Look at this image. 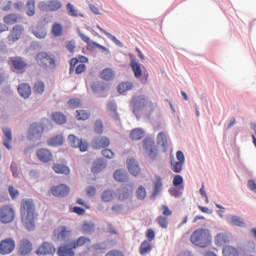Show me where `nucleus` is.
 I'll list each match as a JSON object with an SVG mask.
<instances>
[{
	"mask_svg": "<svg viewBox=\"0 0 256 256\" xmlns=\"http://www.w3.org/2000/svg\"><path fill=\"white\" fill-rule=\"evenodd\" d=\"M96 27H97V29H99V31H101V33L106 35V37H108V39H111V41H113V43H115L116 45H119V47H123V43H121V41H119V39H117V37H115L111 33L107 32L105 29H103L99 25H97Z\"/></svg>",
	"mask_w": 256,
	"mask_h": 256,
	"instance_id": "34",
	"label": "nucleus"
},
{
	"mask_svg": "<svg viewBox=\"0 0 256 256\" xmlns=\"http://www.w3.org/2000/svg\"><path fill=\"white\" fill-rule=\"evenodd\" d=\"M133 89V83L131 82H122L118 85V92L125 93V91H131Z\"/></svg>",
	"mask_w": 256,
	"mask_h": 256,
	"instance_id": "46",
	"label": "nucleus"
},
{
	"mask_svg": "<svg viewBox=\"0 0 256 256\" xmlns=\"http://www.w3.org/2000/svg\"><path fill=\"white\" fill-rule=\"evenodd\" d=\"M79 37H81L82 41H84V43H87L88 47H93V41H91V38H89L87 35L79 32Z\"/></svg>",
	"mask_w": 256,
	"mask_h": 256,
	"instance_id": "55",
	"label": "nucleus"
},
{
	"mask_svg": "<svg viewBox=\"0 0 256 256\" xmlns=\"http://www.w3.org/2000/svg\"><path fill=\"white\" fill-rule=\"evenodd\" d=\"M153 246H151V242L148 240H144L139 248L140 255H147V253H151Z\"/></svg>",
	"mask_w": 256,
	"mask_h": 256,
	"instance_id": "32",
	"label": "nucleus"
},
{
	"mask_svg": "<svg viewBox=\"0 0 256 256\" xmlns=\"http://www.w3.org/2000/svg\"><path fill=\"white\" fill-rule=\"evenodd\" d=\"M94 131L98 135H101L103 133V122L101 120H97L94 124Z\"/></svg>",
	"mask_w": 256,
	"mask_h": 256,
	"instance_id": "52",
	"label": "nucleus"
},
{
	"mask_svg": "<svg viewBox=\"0 0 256 256\" xmlns=\"http://www.w3.org/2000/svg\"><path fill=\"white\" fill-rule=\"evenodd\" d=\"M53 170L55 171V173H58L60 175H69V173H71L69 167L63 164H54Z\"/></svg>",
	"mask_w": 256,
	"mask_h": 256,
	"instance_id": "33",
	"label": "nucleus"
},
{
	"mask_svg": "<svg viewBox=\"0 0 256 256\" xmlns=\"http://www.w3.org/2000/svg\"><path fill=\"white\" fill-rule=\"evenodd\" d=\"M102 155L103 157H106V159H113V157H115V154L113 151H111V149L102 150Z\"/></svg>",
	"mask_w": 256,
	"mask_h": 256,
	"instance_id": "58",
	"label": "nucleus"
},
{
	"mask_svg": "<svg viewBox=\"0 0 256 256\" xmlns=\"http://www.w3.org/2000/svg\"><path fill=\"white\" fill-rule=\"evenodd\" d=\"M146 237H147V241H149L151 243V241L155 240V231H153V229H148L146 231Z\"/></svg>",
	"mask_w": 256,
	"mask_h": 256,
	"instance_id": "61",
	"label": "nucleus"
},
{
	"mask_svg": "<svg viewBox=\"0 0 256 256\" xmlns=\"http://www.w3.org/2000/svg\"><path fill=\"white\" fill-rule=\"evenodd\" d=\"M32 33L37 39H45L47 37V30L43 25H37L32 27Z\"/></svg>",
	"mask_w": 256,
	"mask_h": 256,
	"instance_id": "26",
	"label": "nucleus"
},
{
	"mask_svg": "<svg viewBox=\"0 0 256 256\" xmlns=\"http://www.w3.org/2000/svg\"><path fill=\"white\" fill-rule=\"evenodd\" d=\"M69 107H72V109H77L78 107H81V100L78 98H72L68 101Z\"/></svg>",
	"mask_w": 256,
	"mask_h": 256,
	"instance_id": "51",
	"label": "nucleus"
},
{
	"mask_svg": "<svg viewBox=\"0 0 256 256\" xmlns=\"http://www.w3.org/2000/svg\"><path fill=\"white\" fill-rule=\"evenodd\" d=\"M45 131V126L42 123H33L28 130V139L31 141L41 139Z\"/></svg>",
	"mask_w": 256,
	"mask_h": 256,
	"instance_id": "11",
	"label": "nucleus"
},
{
	"mask_svg": "<svg viewBox=\"0 0 256 256\" xmlns=\"http://www.w3.org/2000/svg\"><path fill=\"white\" fill-rule=\"evenodd\" d=\"M130 67L134 73V77L136 79H141V81L143 83H147L148 79H149V73H147V71H143L141 70V64H139V62H137V60L132 59L130 62Z\"/></svg>",
	"mask_w": 256,
	"mask_h": 256,
	"instance_id": "9",
	"label": "nucleus"
},
{
	"mask_svg": "<svg viewBox=\"0 0 256 256\" xmlns=\"http://www.w3.org/2000/svg\"><path fill=\"white\" fill-rule=\"evenodd\" d=\"M27 15L29 17H33L35 15V1L34 0H29L27 2Z\"/></svg>",
	"mask_w": 256,
	"mask_h": 256,
	"instance_id": "49",
	"label": "nucleus"
},
{
	"mask_svg": "<svg viewBox=\"0 0 256 256\" xmlns=\"http://www.w3.org/2000/svg\"><path fill=\"white\" fill-rule=\"evenodd\" d=\"M145 137V131L141 128H135L130 133L132 141H141Z\"/></svg>",
	"mask_w": 256,
	"mask_h": 256,
	"instance_id": "28",
	"label": "nucleus"
},
{
	"mask_svg": "<svg viewBox=\"0 0 256 256\" xmlns=\"http://www.w3.org/2000/svg\"><path fill=\"white\" fill-rule=\"evenodd\" d=\"M157 144L163 147V151H167V147H169V142L167 141V135L165 133L160 132L157 136Z\"/></svg>",
	"mask_w": 256,
	"mask_h": 256,
	"instance_id": "30",
	"label": "nucleus"
},
{
	"mask_svg": "<svg viewBox=\"0 0 256 256\" xmlns=\"http://www.w3.org/2000/svg\"><path fill=\"white\" fill-rule=\"evenodd\" d=\"M8 193L11 199H17V197H19V190L15 189L13 186H9Z\"/></svg>",
	"mask_w": 256,
	"mask_h": 256,
	"instance_id": "53",
	"label": "nucleus"
},
{
	"mask_svg": "<svg viewBox=\"0 0 256 256\" xmlns=\"http://www.w3.org/2000/svg\"><path fill=\"white\" fill-rule=\"evenodd\" d=\"M33 251V244L27 239H22L19 242L18 253L20 255H29Z\"/></svg>",
	"mask_w": 256,
	"mask_h": 256,
	"instance_id": "20",
	"label": "nucleus"
},
{
	"mask_svg": "<svg viewBox=\"0 0 256 256\" xmlns=\"http://www.w3.org/2000/svg\"><path fill=\"white\" fill-rule=\"evenodd\" d=\"M172 183L174 187H179V185H182L183 183V176L181 175L174 176Z\"/></svg>",
	"mask_w": 256,
	"mask_h": 256,
	"instance_id": "56",
	"label": "nucleus"
},
{
	"mask_svg": "<svg viewBox=\"0 0 256 256\" xmlns=\"http://www.w3.org/2000/svg\"><path fill=\"white\" fill-rule=\"evenodd\" d=\"M57 248L51 242H44L36 250V255H55Z\"/></svg>",
	"mask_w": 256,
	"mask_h": 256,
	"instance_id": "15",
	"label": "nucleus"
},
{
	"mask_svg": "<svg viewBox=\"0 0 256 256\" xmlns=\"http://www.w3.org/2000/svg\"><path fill=\"white\" fill-rule=\"evenodd\" d=\"M76 113V119L78 121H87L91 117V113L87 110H77Z\"/></svg>",
	"mask_w": 256,
	"mask_h": 256,
	"instance_id": "40",
	"label": "nucleus"
},
{
	"mask_svg": "<svg viewBox=\"0 0 256 256\" xmlns=\"http://www.w3.org/2000/svg\"><path fill=\"white\" fill-rule=\"evenodd\" d=\"M136 197L139 201H145L147 197V190L144 186L141 185L136 189Z\"/></svg>",
	"mask_w": 256,
	"mask_h": 256,
	"instance_id": "41",
	"label": "nucleus"
},
{
	"mask_svg": "<svg viewBox=\"0 0 256 256\" xmlns=\"http://www.w3.org/2000/svg\"><path fill=\"white\" fill-rule=\"evenodd\" d=\"M96 193H97V189L93 186H90L86 189L87 197H95Z\"/></svg>",
	"mask_w": 256,
	"mask_h": 256,
	"instance_id": "60",
	"label": "nucleus"
},
{
	"mask_svg": "<svg viewBox=\"0 0 256 256\" xmlns=\"http://www.w3.org/2000/svg\"><path fill=\"white\" fill-rule=\"evenodd\" d=\"M105 169V162L101 159H98L94 162L93 167H92V172L93 173H101Z\"/></svg>",
	"mask_w": 256,
	"mask_h": 256,
	"instance_id": "37",
	"label": "nucleus"
},
{
	"mask_svg": "<svg viewBox=\"0 0 256 256\" xmlns=\"http://www.w3.org/2000/svg\"><path fill=\"white\" fill-rule=\"evenodd\" d=\"M127 167L129 173L133 175L134 177H137L139 173H141V168H139V164H137V161H135L134 158H130L127 160Z\"/></svg>",
	"mask_w": 256,
	"mask_h": 256,
	"instance_id": "23",
	"label": "nucleus"
},
{
	"mask_svg": "<svg viewBox=\"0 0 256 256\" xmlns=\"http://www.w3.org/2000/svg\"><path fill=\"white\" fill-rule=\"evenodd\" d=\"M100 77L104 81H111L115 77V73H113V70L106 68L100 73Z\"/></svg>",
	"mask_w": 256,
	"mask_h": 256,
	"instance_id": "38",
	"label": "nucleus"
},
{
	"mask_svg": "<svg viewBox=\"0 0 256 256\" xmlns=\"http://www.w3.org/2000/svg\"><path fill=\"white\" fill-rule=\"evenodd\" d=\"M23 21V16L18 13H10L3 17V23L5 25H17V23H21Z\"/></svg>",
	"mask_w": 256,
	"mask_h": 256,
	"instance_id": "19",
	"label": "nucleus"
},
{
	"mask_svg": "<svg viewBox=\"0 0 256 256\" xmlns=\"http://www.w3.org/2000/svg\"><path fill=\"white\" fill-rule=\"evenodd\" d=\"M82 233L91 234L95 231V224L85 222L81 227Z\"/></svg>",
	"mask_w": 256,
	"mask_h": 256,
	"instance_id": "45",
	"label": "nucleus"
},
{
	"mask_svg": "<svg viewBox=\"0 0 256 256\" xmlns=\"http://www.w3.org/2000/svg\"><path fill=\"white\" fill-rule=\"evenodd\" d=\"M85 245H91V239L85 236H80L77 239L71 241L69 244L60 246L57 250L58 256H75L74 249L85 247Z\"/></svg>",
	"mask_w": 256,
	"mask_h": 256,
	"instance_id": "3",
	"label": "nucleus"
},
{
	"mask_svg": "<svg viewBox=\"0 0 256 256\" xmlns=\"http://www.w3.org/2000/svg\"><path fill=\"white\" fill-rule=\"evenodd\" d=\"M107 109H108V111H110L111 113H114V115H117V105H115V103L109 102V103L107 104Z\"/></svg>",
	"mask_w": 256,
	"mask_h": 256,
	"instance_id": "62",
	"label": "nucleus"
},
{
	"mask_svg": "<svg viewBox=\"0 0 256 256\" xmlns=\"http://www.w3.org/2000/svg\"><path fill=\"white\" fill-rule=\"evenodd\" d=\"M15 221V210L9 205L0 208V223L7 224Z\"/></svg>",
	"mask_w": 256,
	"mask_h": 256,
	"instance_id": "6",
	"label": "nucleus"
},
{
	"mask_svg": "<svg viewBox=\"0 0 256 256\" xmlns=\"http://www.w3.org/2000/svg\"><path fill=\"white\" fill-rule=\"evenodd\" d=\"M52 121H55L57 125H63L67 123V116L61 112H54L52 114Z\"/></svg>",
	"mask_w": 256,
	"mask_h": 256,
	"instance_id": "29",
	"label": "nucleus"
},
{
	"mask_svg": "<svg viewBox=\"0 0 256 256\" xmlns=\"http://www.w3.org/2000/svg\"><path fill=\"white\" fill-rule=\"evenodd\" d=\"M10 63L16 71H25V69H27V62L21 57L10 58Z\"/></svg>",
	"mask_w": 256,
	"mask_h": 256,
	"instance_id": "21",
	"label": "nucleus"
},
{
	"mask_svg": "<svg viewBox=\"0 0 256 256\" xmlns=\"http://www.w3.org/2000/svg\"><path fill=\"white\" fill-rule=\"evenodd\" d=\"M63 141V136L58 135L50 138L48 144L51 145L52 147H57L59 145H63Z\"/></svg>",
	"mask_w": 256,
	"mask_h": 256,
	"instance_id": "43",
	"label": "nucleus"
},
{
	"mask_svg": "<svg viewBox=\"0 0 256 256\" xmlns=\"http://www.w3.org/2000/svg\"><path fill=\"white\" fill-rule=\"evenodd\" d=\"M114 179L115 181H118L119 183H125L129 179V176L127 175V172L123 170H116L114 172Z\"/></svg>",
	"mask_w": 256,
	"mask_h": 256,
	"instance_id": "31",
	"label": "nucleus"
},
{
	"mask_svg": "<svg viewBox=\"0 0 256 256\" xmlns=\"http://www.w3.org/2000/svg\"><path fill=\"white\" fill-rule=\"evenodd\" d=\"M215 245H218V247H221V245H227L229 241H231V236L227 233H218L215 238Z\"/></svg>",
	"mask_w": 256,
	"mask_h": 256,
	"instance_id": "25",
	"label": "nucleus"
},
{
	"mask_svg": "<svg viewBox=\"0 0 256 256\" xmlns=\"http://www.w3.org/2000/svg\"><path fill=\"white\" fill-rule=\"evenodd\" d=\"M85 69H87V66H85V64H79L75 69L76 75H81V73H84Z\"/></svg>",
	"mask_w": 256,
	"mask_h": 256,
	"instance_id": "64",
	"label": "nucleus"
},
{
	"mask_svg": "<svg viewBox=\"0 0 256 256\" xmlns=\"http://www.w3.org/2000/svg\"><path fill=\"white\" fill-rule=\"evenodd\" d=\"M163 191V179L160 176L155 177L154 195H159Z\"/></svg>",
	"mask_w": 256,
	"mask_h": 256,
	"instance_id": "36",
	"label": "nucleus"
},
{
	"mask_svg": "<svg viewBox=\"0 0 256 256\" xmlns=\"http://www.w3.org/2000/svg\"><path fill=\"white\" fill-rule=\"evenodd\" d=\"M160 211L162 212L163 216H158L156 221L159 227L162 229H167V227H169V219L167 217H171V215H173V211H171L167 205H162L160 207Z\"/></svg>",
	"mask_w": 256,
	"mask_h": 256,
	"instance_id": "8",
	"label": "nucleus"
},
{
	"mask_svg": "<svg viewBox=\"0 0 256 256\" xmlns=\"http://www.w3.org/2000/svg\"><path fill=\"white\" fill-rule=\"evenodd\" d=\"M15 251V240L6 238L0 242V255H11Z\"/></svg>",
	"mask_w": 256,
	"mask_h": 256,
	"instance_id": "14",
	"label": "nucleus"
},
{
	"mask_svg": "<svg viewBox=\"0 0 256 256\" xmlns=\"http://www.w3.org/2000/svg\"><path fill=\"white\" fill-rule=\"evenodd\" d=\"M50 191L54 197H67L69 195V187L64 184L53 186Z\"/></svg>",
	"mask_w": 256,
	"mask_h": 256,
	"instance_id": "17",
	"label": "nucleus"
},
{
	"mask_svg": "<svg viewBox=\"0 0 256 256\" xmlns=\"http://www.w3.org/2000/svg\"><path fill=\"white\" fill-rule=\"evenodd\" d=\"M92 145L94 149H105L111 145V141L106 136H98L93 139Z\"/></svg>",
	"mask_w": 256,
	"mask_h": 256,
	"instance_id": "18",
	"label": "nucleus"
},
{
	"mask_svg": "<svg viewBox=\"0 0 256 256\" xmlns=\"http://www.w3.org/2000/svg\"><path fill=\"white\" fill-rule=\"evenodd\" d=\"M68 142L71 147H74V149H79L82 153H85V151L89 149V144L87 142L77 138L73 134L68 136Z\"/></svg>",
	"mask_w": 256,
	"mask_h": 256,
	"instance_id": "13",
	"label": "nucleus"
},
{
	"mask_svg": "<svg viewBox=\"0 0 256 256\" xmlns=\"http://www.w3.org/2000/svg\"><path fill=\"white\" fill-rule=\"evenodd\" d=\"M190 243L200 249H207L213 243L211 231L207 228H197L190 236Z\"/></svg>",
	"mask_w": 256,
	"mask_h": 256,
	"instance_id": "2",
	"label": "nucleus"
},
{
	"mask_svg": "<svg viewBox=\"0 0 256 256\" xmlns=\"http://www.w3.org/2000/svg\"><path fill=\"white\" fill-rule=\"evenodd\" d=\"M53 235L57 241H68L73 235V230L67 226H58L54 229Z\"/></svg>",
	"mask_w": 256,
	"mask_h": 256,
	"instance_id": "10",
	"label": "nucleus"
},
{
	"mask_svg": "<svg viewBox=\"0 0 256 256\" xmlns=\"http://www.w3.org/2000/svg\"><path fill=\"white\" fill-rule=\"evenodd\" d=\"M20 213L22 223L25 225L28 231L35 229V221L39 214L35 212V203L31 199H24L21 201Z\"/></svg>",
	"mask_w": 256,
	"mask_h": 256,
	"instance_id": "1",
	"label": "nucleus"
},
{
	"mask_svg": "<svg viewBox=\"0 0 256 256\" xmlns=\"http://www.w3.org/2000/svg\"><path fill=\"white\" fill-rule=\"evenodd\" d=\"M105 256H125L121 250L113 249L110 250Z\"/></svg>",
	"mask_w": 256,
	"mask_h": 256,
	"instance_id": "59",
	"label": "nucleus"
},
{
	"mask_svg": "<svg viewBox=\"0 0 256 256\" xmlns=\"http://www.w3.org/2000/svg\"><path fill=\"white\" fill-rule=\"evenodd\" d=\"M91 89L94 93H99V91H105L106 87L101 82H94Z\"/></svg>",
	"mask_w": 256,
	"mask_h": 256,
	"instance_id": "50",
	"label": "nucleus"
},
{
	"mask_svg": "<svg viewBox=\"0 0 256 256\" xmlns=\"http://www.w3.org/2000/svg\"><path fill=\"white\" fill-rule=\"evenodd\" d=\"M23 33H25V27L23 25H15L10 30L9 35L7 36V40L9 43H17L21 37H23Z\"/></svg>",
	"mask_w": 256,
	"mask_h": 256,
	"instance_id": "12",
	"label": "nucleus"
},
{
	"mask_svg": "<svg viewBox=\"0 0 256 256\" xmlns=\"http://www.w3.org/2000/svg\"><path fill=\"white\" fill-rule=\"evenodd\" d=\"M176 159L172 156L170 161L171 169L174 173H181L183 171V165H185V154L181 150H178L176 152Z\"/></svg>",
	"mask_w": 256,
	"mask_h": 256,
	"instance_id": "7",
	"label": "nucleus"
},
{
	"mask_svg": "<svg viewBox=\"0 0 256 256\" xmlns=\"http://www.w3.org/2000/svg\"><path fill=\"white\" fill-rule=\"evenodd\" d=\"M79 63L78 58H72L70 60V69H69V74L72 75L73 71H75V66Z\"/></svg>",
	"mask_w": 256,
	"mask_h": 256,
	"instance_id": "57",
	"label": "nucleus"
},
{
	"mask_svg": "<svg viewBox=\"0 0 256 256\" xmlns=\"http://www.w3.org/2000/svg\"><path fill=\"white\" fill-rule=\"evenodd\" d=\"M66 49L70 52V53H75V41H68L66 43Z\"/></svg>",
	"mask_w": 256,
	"mask_h": 256,
	"instance_id": "63",
	"label": "nucleus"
},
{
	"mask_svg": "<svg viewBox=\"0 0 256 256\" xmlns=\"http://www.w3.org/2000/svg\"><path fill=\"white\" fill-rule=\"evenodd\" d=\"M223 256H240L241 252H239V248H235V246L226 245L222 249Z\"/></svg>",
	"mask_w": 256,
	"mask_h": 256,
	"instance_id": "27",
	"label": "nucleus"
},
{
	"mask_svg": "<svg viewBox=\"0 0 256 256\" xmlns=\"http://www.w3.org/2000/svg\"><path fill=\"white\" fill-rule=\"evenodd\" d=\"M61 7H63V5L61 4L60 1H57V0H52L47 5L48 11H59V9H61Z\"/></svg>",
	"mask_w": 256,
	"mask_h": 256,
	"instance_id": "44",
	"label": "nucleus"
},
{
	"mask_svg": "<svg viewBox=\"0 0 256 256\" xmlns=\"http://www.w3.org/2000/svg\"><path fill=\"white\" fill-rule=\"evenodd\" d=\"M52 35L54 37H61L63 35V26L59 23H54L52 25Z\"/></svg>",
	"mask_w": 256,
	"mask_h": 256,
	"instance_id": "42",
	"label": "nucleus"
},
{
	"mask_svg": "<svg viewBox=\"0 0 256 256\" xmlns=\"http://www.w3.org/2000/svg\"><path fill=\"white\" fill-rule=\"evenodd\" d=\"M3 132V145L6 149H11V143L13 141V133L11 132L10 128L4 127L2 129Z\"/></svg>",
	"mask_w": 256,
	"mask_h": 256,
	"instance_id": "22",
	"label": "nucleus"
},
{
	"mask_svg": "<svg viewBox=\"0 0 256 256\" xmlns=\"http://www.w3.org/2000/svg\"><path fill=\"white\" fill-rule=\"evenodd\" d=\"M66 7L68 15H70V17H83V14H79V12L77 11V9H75V6L73 4L68 3Z\"/></svg>",
	"mask_w": 256,
	"mask_h": 256,
	"instance_id": "47",
	"label": "nucleus"
},
{
	"mask_svg": "<svg viewBox=\"0 0 256 256\" xmlns=\"http://www.w3.org/2000/svg\"><path fill=\"white\" fill-rule=\"evenodd\" d=\"M230 223L231 225H235L236 227H245V222L238 216H231Z\"/></svg>",
	"mask_w": 256,
	"mask_h": 256,
	"instance_id": "48",
	"label": "nucleus"
},
{
	"mask_svg": "<svg viewBox=\"0 0 256 256\" xmlns=\"http://www.w3.org/2000/svg\"><path fill=\"white\" fill-rule=\"evenodd\" d=\"M36 155L41 163H49L53 161V153L47 148L38 149Z\"/></svg>",
	"mask_w": 256,
	"mask_h": 256,
	"instance_id": "16",
	"label": "nucleus"
},
{
	"mask_svg": "<svg viewBox=\"0 0 256 256\" xmlns=\"http://www.w3.org/2000/svg\"><path fill=\"white\" fill-rule=\"evenodd\" d=\"M17 91L20 97H23V99H29L31 97V85L27 83L20 84Z\"/></svg>",
	"mask_w": 256,
	"mask_h": 256,
	"instance_id": "24",
	"label": "nucleus"
},
{
	"mask_svg": "<svg viewBox=\"0 0 256 256\" xmlns=\"http://www.w3.org/2000/svg\"><path fill=\"white\" fill-rule=\"evenodd\" d=\"M35 95H43L45 93V82L37 81L33 85Z\"/></svg>",
	"mask_w": 256,
	"mask_h": 256,
	"instance_id": "35",
	"label": "nucleus"
},
{
	"mask_svg": "<svg viewBox=\"0 0 256 256\" xmlns=\"http://www.w3.org/2000/svg\"><path fill=\"white\" fill-rule=\"evenodd\" d=\"M115 197V193L112 190H105L102 195L101 199L104 201V203L111 202Z\"/></svg>",
	"mask_w": 256,
	"mask_h": 256,
	"instance_id": "39",
	"label": "nucleus"
},
{
	"mask_svg": "<svg viewBox=\"0 0 256 256\" xmlns=\"http://www.w3.org/2000/svg\"><path fill=\"white\" fill-rule=\"evenodd\" d=\"M36 62L40 67H43V69H55V67H57L55 57L47 52H39L36 55Z\"/></svg>",
	"mask_w": 256,
	"mask_h": 256,
	"instance_id": "4",
	"label": "nucleus"
},
{
	"mask_svg": "<svg viewBox=\"0 0 256 256\" xmlns=\"http://www.w3.org/2000/svg\"><path fill=\"white\" fill-rule=\"evenodd\" d=\"M133 193V188L130 189V191H123L119 194L118 199L119 201H125V199H129V195Z\"/></svg>",
	"mask_w": 256,
	"mask_h": 256,
	"instance_id": "54",
	"label": "nucleus"
},
{
	"mask_svg": "<svg viewBox=\"0 0 256 256\" xmlns=\"http://www.w3.org/2000/svg\"><path fill=\"white\" fill-rule=\"evenodd\" d=\"M143 147L147 157L152 161H155L159 157V150H157L155 141L152 138H145L143 140Z\"/></svg>",
	"mask_w": 256,
	"mask_h": 256,
	"instance_id": "5",
	"label": "nucleus"
}]
</instances>
